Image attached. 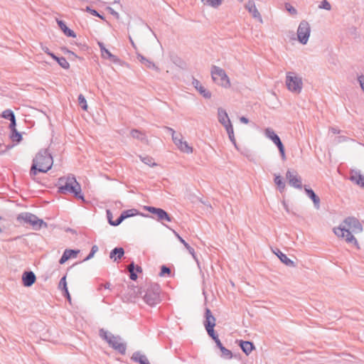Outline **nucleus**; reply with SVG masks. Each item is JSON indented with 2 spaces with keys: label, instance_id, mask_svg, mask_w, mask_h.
Wrapping results in <instances>:
<instances>
[{
  "label": "nucleus",
  "instance_id": "obj_1",
  "mask_svg": "<svg viewBox=\"0 0 364 364\" xmlns=\"http://www.w3.org/2000/svg\"><path fill=\"white\" fill-rule=\"evenodd\" d=\"M362 231V225L354 217L346 218L339 227L333 228V232L338 237H345L348 243H353L355 246H358V243L352 233H360Z\"/></svg>",
  "mask_w": 364,
  "mask_h": 364
},
{
  "label": "nucleus",
  "instance_id": "obj_2",
  "mask_svg": "<svg viewBox=\"0 0 364 364\" xmlns=\"http://www.w3.org/2000/svg\"><path fill=\"white\" fill-rule=\"evenodd\" d=\"M58 192L62 194H73V196L82 201L85 202V197L82 193L80 184L77 181L73 175H68L58 178Z\"/></svg>",
  "mask_w": 364,
  "mask_h": 364
},
{
  "label": "nucleus",
  "instance_id": "obj_3",
  "mask_svg": "<svg viewBox=\"0 0 364 364\" xmlns=\"http://www.w3.org/2000/svg\"><path fill=\"white\" fill-rule=\"evenodd\" d=\"M53 164V157L48 150H40L36 155V157L33 159V163L30 170V176L33 178L38 173L48 172L52 168Z\"/></svg>",
  "mask_w": 364,
  "mask_h": 364
},
{
  "label": "nucleus",
  "instance_id": "obj_4",
  "mask_svg": "<svg viewBox=\"0 0 364 364\" xmlns=\"http://www.w3.org/2000/svg\"><path fill=\"white\" fill-rule=\"evenodd\" d=\"M99 334L113 349L118 351L121 355H125L127 345L125 343L122 342V338L120 336H115L103 328L100 329Z\"/></svg>",
  "mask_w": 364,
  "mask_h": 364
},
{
  "label": "nucleus",
  "instance_id": "obj_5",
  "mask_svg": "<svg viewBox=\"0 0 364 364\" xmlns=\"http://www.w3.org/2000/svg\"><path fill=\"white\" fill-rule=\"evenodd\" d=\"M160 294V286L156 283H151L147 286L143 299L148 305L154 306L161 302Z\"/></svg>",
  "mask_w": 364,
  "mask_h": 364
},
{
  "label": "nucleus",
  "instance_id": "obj_6",
  "mask_svg": "<svg viewBox=\"0 0 364 364\" xmlns=\"http://www.w3.org/2000/svg\"><path fill=\"white\" fill-rule=\"evenodd\" d=\"M210 72L213 80L215 83L225 88L230 87V79L223 68L213 65Z\"/></svg>",
  "mask_w": 364,
  "mask_h": 364
},
{
  "label": "nucleus",
  "instance_id": "obj_7",
  "mask_svg": "<svg viewBox=\"0 0 364 364\" xmlns=\"http://www.w3.org/2000/svg\"><path fill=\"white\" fill-rule=\"evenodd\" d=\"M18 220H23L26 223L31 225L36 230H39L42 227L47 228L48 225L42 219H39L36 215L31 213H22L17 217Z\"/></svg>",
  "mask_w": 364,
  "mask_h": 364
},
{
  "label": "nucleus",
  "instance_id": "obj_8",
  "mask_svg": "<svg viewBox=\"0 0 364 364\" xmlns=\"http://www.w3.org/2000/svg\"><path fill=\"white\" fill-rule=\"evenodd\" d=\"M286 85L291 92L300 93L303 83L301 77L294 75L293 73H288L286 77Z\"/></svg>",
  "mask_w": 364,
  "mask_h": 364
},
{
  "label": "nucleus",
  "instance_id": "obj_9",
  "mask_svg": "<svg viewBox=\"0 0 364 364\" xmlns=\"http://www.w3.org/2000/svg\"><path fill=\"white\" fill-rule=\"evenodd\" d=\"M311 33V27L308 21L303 20L300 22L297 29L298 41L303 45H306Z\"/></svg>",
  "mask_w": 364,
  "mask_h": 364
},
{
  "label": "nucleus",
  "instance_id": "obj_10",
  "mask_svg": "<svg viewBox=\"0 0 364 364\" xmlns=\"http://www.w3.org/2000/svg\"><path fill=\"white\" fill-rule=\"evenodd\" d=\"M264 134L267 138L271 139L274 142V144L277 146L282 159L285 160L286 155H285L284 146L279 136L271 128H266L264 129Z\"/></svg>",
  "mask_w": 364,
  "mask_h": 364
},
{
  "label": "nucleus",
  "instance_id": "obj_11",
  "mask_svg": "<svg viewBox=\"0 0 364 364\" xmlns=\"http://www.w3.org/2000/svg\"><path fill=\"white\" fill-rule=\"evenodd\" d=\"M144 208L148 210L150 213L153 214L154 216V219L157 220L158 221H167L171 222L173 218L171 217L167 212H166L164 209L159 208H155L153 206H145Z\"/></svg>",
  "mask_w": 364,
  "mask_h": 364
},
{
  "label": "nucleus",
  "instance_id": "obj_12",
  "mask_svg": "<svg viewBox=\"0 0 364 364\" xmlns=\"http://www.w3.org/2000/svg\"><path fill=\"white\" fill-rule=\"evenodd\" d=\"M286 178L288 180L289 184L298 189H301L302 181L301 176L298 174L297 171L293 169L287 170L286 173Z\"/></svg>",
  "mask_w": 364,
  "mask_h": 364
},
{
  "label": "nucleus",
  "instance_id": "obj_13",
  "mask_svg": "<svg viewBox=\"0 0 364 364\" xmlns=\"http://www.w3.org/2000/svg\"><path fill=\"white\" fill-rule=\"evenodd\" d=\"M172 140L181 151L187 154L193 152V148L188 144L187 141H183V136L181 134H178L177 136L173 137Z\"/></svg>",
  "mask_w": 364,
  "mask_h": 364
},
{
  "label": "nucleus",
  "instance_id": "obj_14",
  "mask_svg": "<svg viewBox=\"0 0 364 364\" xmlns=\"http://www.w3.org/2000/svg\"><path fill=\"white\" fill-rule=\"evenodd\" d=\"M36 281V274L32 271H26L22 274V283L24 287H31Z\"/></svg>",
  "mask_w": 364,
  "mask_h": 364
},
{
  "label": "nucleus",
  "instance_id": "obj_15",
  "mask_svg": "<svg viewBox=\"0 0 364 364\" xmlns=\"http://www.w3.org/2000/svg\"><path fill=\"white\" fill-rule=\"evenodd\" d=\"M98 46L100 48L101 54L102 58H108L109 60L114 63H118L119 62V59L114 55L112 54L109 50H107L104 43L102 42H98Z\"/></svg>",
  "mask_w": 364,
  "mask_h": 364
},
{
  "label": "nucleus",
  "instance_id": "obj_16",
  "mask_svg": "<svg viewBox=\"0 0 364 364\" xmlns=\"http://www.w3.org/2000/svg\"><path fill=\"white\" fill-rule=\"evenodd\" d=\"M245 9L248 11L249 13L252 14V17L255 18H257L260 22H262V16L256 8L255 4L254 1L249 0L245 6Z\"/></svg>",
  "mask_w": 364,
  "mask_h": 364
},
{
  "label": "nucleus",
  "instance_id": "obj_17",
  "mask_svg": "<svg viewBox=\"0 0 364 364\" xmlns=\"http://www.w3.org/2000/svg\"><path fill=\"white\" fill-rule=\"evenodd\" d=\"M192 84L198 92L205 99L211 97V92L206 90L200 82L199 80L193 77Z\"/></svg>",
  "mask_w": 364,
  "mask_h": 364
},
{
  "label": "nucleus",
  "instance_id": "obj_18",
  "mask_svg": "<svg viewBox=\"0 0 364 364\" xmlns=\"http://www.w3.org/2000/svg\"><path fill=\"white\" fill-rule=\"evenodd\" d=\"M218 119L224 127L228 126V124H232L226 110L222 107L218 109Z\"/></svg>",
  "mask_w": 364,
  "mask_h": 364
},
{
  "label": "nucleus",
  "instance_id": "obj_19",
  "mask_svg": "<svg viewBox=\"0 0 364 364\" xmlns=\"http://www.w3.org/2000/svg\"><path fill=\"white\" fill-rule=\"evenodd\" d=\"M79 252H80L79 250L66 249L64 251L63 255L61 256V257L59 260V263L60 264H63L65 262H67L69 259L76 257Z\"/></svg>",
  "mask_w": 364,
  "mask_h": 364
},
{
  "label": "nucleus",
  "instance_id": "obj_20",
  "mask_svg": "<svg viewBox=\"0 0 364 364\" xmlns=\"http://www.w3.org/2000/svg\"><path fill=\"white\" fill-rule=\"evenodd\" d=\"M349 178L364 189V176L360 174V171H351Z\"/></svg>",
  "mask_w": 364,
  "mask_h": 364
},
{
  "label": "nucleus",
  "instance_id": "obj_21",
  "mask_svg": "<svg viewBox=\"0 0 364 364\" xmlns=\"http://www.w3.org/2000/svg\"><path fill=\"white\" fill-rule=\"evenodd\" d=\"M205 321L203 322V325L205 328L208 327H215V318L212 314L211 311L208 309H205Z\"/></svg>",
  "mask_w": 364,
  "mask_h": 364
},
{
  "label": "nucleus",
  "instance_id": "obj_22",
  "mask_svg": "<svg viewBox=\"0 0 364 364\" xmlns=\"http://www.w3.org/2000/svg\"><path fill=\"white\" fill-rule=\"evenodd\" d=\"M304 191L308 196V197L312 200L314 203V208L317 210L320 208V198L315 193V192L310 188H308L307 186H304Z\"/></svg>",
  "mask_w": 364,
  "mask_h": 364
},
{
  "label": "nucleus",
  "instance_id": "obj_23",
  "mask_svg": "<svg viewBox=\"0 0 364 364\" xmlns=\"http://www.w3.org/2000/svg\"><path fill=\"white\" fill-rule=\"evenodd\" d=\"M274 253L279 257L280 261L287 267H296L294 262L288 258L287 256L285 254H284L282 251H280L279 249H276V251H274Z\"/></svg>",
  "mask_w": 364,
  "mask_h": 364
},
{
  "label": "nucleus",
  "instance_id": "obj_24",
  "mask_svg": "<svg viewBox=\"0 0 364 364\" xmlns=\"http://www.w3.org/2000/svg\"><path fill=\"white\" fill-rule=\"evenodd\" d=\"M124 255V250L123 247H114L109 253V258L113 259L114 262L122 259Z\"/></svg>",
  "mask_w": 364,
  "mask_h": 364
},
{
  "label": "nucleus",
  "instance_id": "obj_25",
  "mask_svg": "<svg viewBox=\"0 0 364 364\" xmlns=\"http://www.w3.org/2000/svg\"><path fill=\"white\" fill-rule=\"evenodd\" d=\"M56 21L59 28L66 36L73 38L76 37L75 33L73 30L70 29L63 21L57 19Z\"/></svg>",
  "mask_w": 364,
  "mask_h": 364
},
{
  "label": "nucleus",
  "instance_id": "obj_26",
  "mask_svg": "<svg viewBox=\"0 0 364 364\" xmlns=\"http://www.w3.org/2000/svg\"><path fill=\"white\" fill-rule=\"evenodd\" d=\"M132 360L139 364H151L145 355H142L140 352H134L132 356Z\"/></svg>",
  "mask_w": 364,
  "mask_h": 364
},
{
  "label": "nucleus",
  "instance_id": "obj_27",
  "mask_svg": "<svg viewBox=\"0 0 364 364\" xmlns=\"http://www.w3.org/2000/svg\"><path fill=\"white\" fill-rule=\"evenodd\" d=\"M240 347L242 350V351L248 355L252 350L255 348L254 344L250 341H240L239 343Z\"/></svg>",
  "mask_w": 364,
  "mask_h": 364
},
{
  "label": "nucleus",
  "instance_id": "obj_28",
  "mask_svg": "<svg viewBox=\"0 0 364 364\" xmlns=\"http://www.w3.org/2000/svg\"><path fill=\"white\" fill-rule=\"evenodd\" d=\"M130 134L133 138L136 139L141 141H148L146 135L138 129H132L130 132Z\"/></svg>",
  "mask_w": 364,
  "mask_h": 364
},
{
  "label": "nucleus",
  "instance_id": "obj_29",
  "mask_svg": "<svg viewBox=\"0 0 364 364\" xmlns=\"http://www.w3.org/2000/svg\"><path fill=\"white\" fill-rule=\"evenodd\" d=\"M173 232L178 240L184 245L188 252L193 256V257L196 259L194 249L191 247L175 230H173Z\"/></svg>",
  "mask_w": 364,
  "mask_h": 364
},
{
  "label": "nucleus",
  "instance_id": "obj_30",
  "mask_svg": "<svg viewBox=\"0 0 364 364\" xmlns=\"http://www.w3.org/2000/svg\"><path fill=\"white\" fill-rule=\"evenodd\" d=\"M225 129H226V131L228 132V136H229V139H230V141L234 144V146H235V147L236 149H238L237 143H236V140H235V135H234V131H233L232 125L228 124V126L225 127Z\"/></svg>",
  "mask_w": 364,
  "mask_h": 364
},
{
  "label": "nucleus",
  "instance_id": "obj_31",
  "mask_svg": "<svg viewBox=\"0 0 364 364\" xmlns=\"http://www.w3.org/2000/svg\"><path fill=\"white\" fill-rule=\"evenodd\" d=\"M274 183L278 186V188L281 193H282L286 187L285 183L283 181V178L281 176H275Z\"/></svg>",
  "mask_w": 364,
  "mask_h": 364
},
{
  "label": "nucleus",
  "instance_id": "obj_32",
  "mask_svg": "<svg viewBox=\"0 0 364 364\" xmlns=\"http://www.w3.org/2000/svg\"><path fill=\"white\" fill-rule=\"evenodd\" d=\"M205 5H208L213 8H218L223 4V0H201Z\"/></svg>",
  "mask_w": 364,
  "mask_h": 364
},
{
  "label": "nucleus",
  "instance_id": "obj_33",
  "mask_svg": "<svg viewBox=\"0 0 364 364\" xmlns=\"http://www.w3.org/2000/svg\"><path fill=\"white\" fill-rule=\"evenodd\" d=\"M10 138L13 141L19 143L22 140V135L16 129H14L11 131Z\"/></svg>",
  "mask_w": 364,
  "mask_h": 364
},
{
  "label": "nucleus",
  "instance_id": "obj_34",
  "mask_svg": "<svg viewBox=\"0 0 364 364\" xmlns=\"http://www.w3.org/2000/svg\"><path fill=\"white\" fill-rule=\"evenodd\" d=\"M139 157H140L141 161L143 163H144L145 164H146L151 167H153V166H155L157 165L155 162H154V159L149 156H140Z\"/></svg>",
  "mask_w": 364,
  "mask_h": 364
},
{
  "label": "nucleus",
  "instance_id": "obj_35",
  "mask_svg": "<svg viewBox=\"0 0 364 364\" xmlns=\"http://www.w3.org/2000/svg\"><path fill=\"white\" fill-rule=\"evenodd\" d=\"M134 262H132L131 264L128 266V270L129 272V278L134 281L136 280L138 277L136 273L134 272Z\"/></svg>",
  "mask_w": 364,
  "mask_h": 364
},
{
  "label": "nucleus",
  "instance_id": "obj_36",
  "mask_svg": "<svg viewBox=\"0 0 364 364\" xmlns=\"http://www.w3.org/2000/svg\"><path fill=\"white\" fill-rule=\"evenodd\" d=\"M58 287L63 291V293L68 294V287L66 282V276H63L58 284Z\"/></svg>",
  "mask_w": 364,
  "mask_h": 364
},
{
  "label": "nucleus",
  "instance_id": "obj_37",
  "mask_svg": "<svg viewBox=\"0 0 364 364\" xmlns=\"http://www.w3.org/2000/svg\"><path fill=\"white\" fill-rule=\"evenodd\" d=\"M55 61H57L59 65L64 69H68L70 68L69 63L64 57H58Z\"/></svg>",
  "mask_w": 364,
  "mask_h": 364
},
{
  "label": "nucleus",
  "instance_id": "obj_38",
  "mask_svg": "<svg viewBox=\"0 0 364 364\" xmlns=\"http://www.w3.org/2000/svg\"><path fill=\"white\" fill-rule=\"evenodd\" d=\"M221 357L225 359H231L232 358V352L227 349L225 347H222L220 349Z\"/></svg>",
  "mask_w": 364,
  "mask_h": 364
},
{
  "label": "nucleus",
  "instance_id": "obj_39",
  "mask_svg": "<svg viewBox=\"0 0 364 364\" xmlns=\"http://www.w3.org/2000/svg\"><path fill=\"white\" fill-rule=\"evenodd\" d=\"M124 215L125 219L134 216L139 214V211L136 209L132 208L129 210H124L122 213Z\"/></svg>",
  "mask_w": 364,
  "mask_h": 364
},
{
  "label": "nucleus",
  "instance_id": "obj_40",
  "mask_svg": "<svg viewBox=\"0 0 364 364\" xmlns=\"http://www.w3.org/2000/svg\"><path fill=\"white\" fill-rule=\"evenodd\" d=\"M1 116L4 119H9V120H11L13 118L16 117L15 114H14V112L11 109H7L4 110Z\"/></svg>",
  "mask_w": 364,
  "mask_h": 364
},
{
  "label": "nucleus",
  "instance_id": "obj_41",
  "mask_svg": "<svg viewBox=\"0 0 364 364\" xmlns=\"http://www.w3.org/2000/svg\"><path fill=\"white\" fill-rule=\"evenodd\" d=\"M78 103L82 109L87 110V102H86L85 97L82 94L79 95V96H78Z\"/></svg>",
  "mask_w": 364,
  "mask_h": 364
},
{
  "label": "nucleus",
  "instance_id": "obj_42",
  "mask_svg": "<svg viewBox=\"0 0 364 364\" xmlns=\"http://www.w3.org/2000/svg\"><path fill=\"white\" fill-rule=\"evenodd\" d=\"M207 333H208V335L213 339H215L218 337V334L215 333V330H214V327H208V328H205Z\"/></svg>",
  "mask_w": 364,
  "mask_h": 364
},
{
  "label": "nucleus",
  "instance_id": "obj_43",
  "mask_svg": "<svg viewBox=\"0 0 364 364\" xmlns=\"http://www.w3.org/2000/svg\"><path fill=\"white\" fill-rule=\"evenodd\" d=\"M87 12H89L90 13L92 16H97L99 17L100 18L104 20L105 18L102 15H100L96 10L95 9H92L91 7L90 6H87L85 9Z\"/></svg>",
  "mask_w": 364,
  "mask_h": 364
},
{
  "label": "nucleus",
  "instance_id": "obj_44",
  "mask_svg": "<svg viewBox=\"0 0 364 364\" xmlns=\"http://www.w3.org/2000/svg\"><path fill=\"white\" fill-rule=\"evenodd\" d=\"M147 68L155 70L156 72L159 73L160 69L158 66H156L153 62L148 60L144 64Z\"/></svg>",
  "mask_w": 364,
  "mask_h": 364
},
{
  "label": "nucleus",
  "instance_id": "obj_45",
  "mask_svg": "<svg viewBox=\"0 0 364 364\" xmlns=\"http://www.w3.org/2000/svg\"><path fill=\"white\" fill-rule=\"evenodd\" d=\"M171 269L168 267H166V265H162L161 267V272L159 273V276L161 277H163L166 274H171Z\"/></svg>",
  "mask_w": 364,
  "mask_h": 364
},
{
  "label": "nucleus",
  "instance_id": "obj_46",
  "mask_svg": "<svg viewBox=\"0 0 364 364\" xmlns=\"http://www.w3.org/2000/svg\"><path fill=\"white\" fill-rule=\"evenodd\" d=\"M320 9H323L327 11H330L331 9V6L330 3L327 0H323L319 6Z\"/></svg>",
  "mask_w": 364,
  "mask_h": 364
},
{
  "label": "nucleus",
  "instance_id": "obj_47",
  "mask_svg": "<svg viewBox=\"0 0 364 364\" xmlns=\"http://www.w3.org/2000/svg\"><path fill=\"white\" fill-rule=\"evenodd\" d=\"M285 8L291 15H296L297 14L296 9L294 6H292L290 4L286 3Z\"/></svg>",
  "mask_w": 364,
  "mask_h": 364
},
{
  "label": "nucleus",
  "instance_id": "obj_48",
  "mask_svg": "<svg viewBox=\"0 0 364 364\" xmlns=\"http://www.w3.org/2000/svg\"><path fill=\"white\" fill-rule=\"evenodd\" d=\"M125 220L124 215L121 213V215L119 216V218L114 220V223H111L112 226H117L120 225L124 220Z\"/></svg>",
  "mask_w": 364,
  "mask_h": 364
},
{
  "label": "nucleus",
  "instance_id": "obj_49",
  "mask_svg": "<svg viewBox=\"0 0 364 364\" xmlns=\"http://www.w3.org/2000/svg\"><path fill=\"white\" fill-rule=\"evenodd\" d=\"M358 81L361 87L362 90L364 92V75H361L358 77Z\"/></svg>",
  "mask_w": 364,
  "mask_h": 364
},
{
  "label": "nucleus",
  "instance_id": "obj_50",
  "mask_svg": "<svg viewBox=\"0 0 364 364\" xmlns=\"http://www.w3.org/2000/svg\"><path fill=\"white\" fill-rule=\"evenodd\" d=\"M106 213H107V218L108 220V223L111 225V223H114V220H112V217H113L112 213L111 210H107Z\"/></svg>",
  "mask_w": 364,
  "mask_h": 364
},
{
  "label": "nucleus",
  "instance_id": "obj_51",
  "mask_svg": "<svg viewBox=\"0 0 364 364\" xmlns=\"http://www.w3.org/2000/svg\"><path fill=\"white\" fill-rule=\"evenodd\" d=\"M9 121H10L9 128H10L11 131L16 129V117L13 118L12 119H11Z\"/></svg>",
  "mask_w": 364,
  "mask_h": 364
},
{
  "label": "nucleus",
  "instance_id": "obj_52",
  "mask_svg": "<svg viewBox=\"0 0 364 364\" xmlns=\"http://www.w3.org/2000/svg\"><path fill=\"white\" fill-rule=\"evenodd\" d=\"M107 9L112 16H115L117 18H119V14L117 11H115L112 8L108 6Z\"/></svg>",
  "mask_w": 364,
  "mask_h": 364
},
{
  "label": "nucleus",
  "instance_id": "obj_53",
  "mask_svg": "<svg viewBox=\"0 0 364 364\" xmlns=\"http://www.w3.org/2000/svg\"><path fill=\"white\" fill-rule=\"evenodd\" d=\"M137 59L144 65L147 60L148 59L146 58L144 56H143L141 54H138L137 55Z\"/></svg>",
  "mask_w": 364,
  "mask_h": 364
},
{
  "label": "nucleus",
  "instance_id": "obj_54",
  "mask_svg": "<svg viewBox=\"0 0 364 364\" xmlns=\"http://www.w3.org/2000/svg\"><path fill=\"white\" fill-rule=\"evenodd\" d=\"M166 129L171 134L172 139H173V137L177 136L178 134H176V132L174 131L173 129L168 127H166Z\"/></svg>",
  "mask_w": 364,
  "mask_h": 364
},
{
  "label": "nucleus",
  "instance_id": "obj_55",
  "mask_svg": "<svg viewBox=\"0 0 364 364\" xmlns=\"http://www.w3.org/2000/svg\"><path fill=\"white\" fill-rule=\"evenodd\" d=\"M216 344V346L220 349L222 347H223V345L222 344V343L220 342V339L218 338V337L215 339L213 340Z\"/></svg>",
  "mask_w": 364,
  "mask_h": 364
},
{
  "label": "nucleus",
  "instance_id": "obj_56",
  "mask_svg": "<svg viewBox=\"0 0 364 364\" xmlns=\"http://www.w3.org/2000/svg\"><path fill=\"white\" fill-rule=\"evenodd\" d=\"M110 283L109 282H107L104 284H101L100 287H99V290H100L102 287H104L105 289H109L110 288Z\"/></svg>",
  "mask_w": 364,
  "mask_h": 364
},
{
  "label": "nucleus",
  "instance_id": "obj_57",
  "mask_svg": "<svg viewBox=\"0 0 364 364\" xmlns=\"http://www.w3.org/2000/svg\"><path fill=\"white\" fill-rule=\"evenodd\" d=\"M240 121L244 124H247L249 122V119L245 117H241L240 118Z\"/></svg>",
  "mask_w": 364,
  "mask_h": 364
},
{
  "label": "nucleus",
  "instance_id": "obj_58",
  "mask_svg": "<svg viewBox=\"0 0 364 364\" xmlns=\"http://www.w3.org/2000/svg\"><path fill=\"white\" fill-rule=\"evenodd\" d=\"M95 254L90 251V254L84 259L83 261H87L94 257Z\"/></svg>",
  "mask_w": 364,
  "mask_h": 364
},
{
  "label": "nucleus",
  "instance_id": "obj_59",
  "mask_svg": "<svg viewBox=\"0 0 364 364\" xmlns=\"http://www.w3.org/2000/svg\"><path fill=\"white\" fill-rule=\"evenodd\" d=\"M14 145H8L6 146V149L4 150L0 151V155L4 154L8 149L12 148Z\"/></svg>",
  "mask_w": 364,
  "mask_h": 364
},
{
  "label": "nucleus",
  "instance_id": "obj_60",
  "mask_svg": "<svg viewBox=\"0 0 364 364\" xmlns=\"http://www.w3.org/2000/svg\"><path fill=\"white\" fill-rule=\"evenodd\" d=\"M41 49L46 54H48L49 52H50L49 48L48 47H46V46H43V45H41Z\"/></svg>",
  "mask_w": 364,
  "mask_h": 364
},
{
  "label": "nucleus",
  "instance_id": "obj_61",
  "mask_svg": "<svg viewBox=\"0 0 364 364\" xmlns=\"http://www.w3.org/2000/svg\"><path fill=\"white\" fill-rule=\"evenodd\" d=\"M97 250L98 247L96 245H93L91 248V252H93L94 254H95L97 252Z\"/></svg>",
  "mask_w": 364,
  "mask_h": 364
},
{
  "label": "nucleus",
  "instance_id": "obj_62",
  "mask_svg": "<svg viewBox=\"0 0 364 364\" xmlns=\"http://www.w3.org/2000/svg\"><path fill=\"white\" fill-rule=\"evenodd\" d=\"M48 55H50L55 60H56V59L58 58V56L55 55L53 53H52L50 51L49 52V53Z\"/></svg>",
  "mask_w": 364,
  "mask_h": 364
},
{
  "label": "nucleus",
  "instance_id": "obj_63",
  "mask_svg": "<svg viewBox=\"0 0 364 364\" xmlns=\"http://www.w3.org/2000/svg\"><path fill=\"white\" fill-rule=\"evenodd\" d=\"M136 270V272H142V268L140 267V266H136L135 267V269H134V271Z\"/></svg>",
  "mask_w": 364,
  "mask_h": 364
},
{
  "label": "nucleus",
  "instance_id": "obj_64",
  "mask_svg": "<svg viewBox=\"0 0 364 364\" xmlns=\"http://www.w3.org/2000/svg\"><path fill=\"white\" fill-rule=\"evenodd\" d=\"M61 50L64 53H69L70 52V50L65 47L61 48Z\"/></svg>",
  "mask_w": 364,
  "mask_h": 364
}]
</instances>
